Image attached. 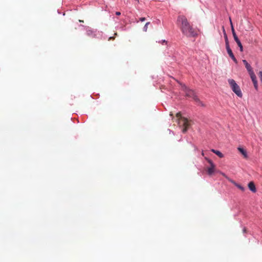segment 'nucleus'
<instances>
[{
    "mask_svg": "<svg viewBox=\"0 0 262 262\" xmlns=\"http://www.w3.org/2000/svg\"><path fill=\"white\" fill-rule=\"evenodd\" d=\"M180 24V29L182 33L188 37H195L198 35L197 31L192 27L184 15H180L177 19Z\"/></svg>",
    "mask_w": 262,
    "mask_h": 262,
    "instance_id": "obj_1",
    "label": "nucleus"
},
{
    "mask_svg": "<svg viewBox=\"0 0 262 262\" xmlns=\"http://www.w3.org/2000/svg\"><path fill=\"white\" fill-rule=\"evenodd\" d=\"M177 82L181 85L182 90L185 93L186 96L192 98L196 102H200L199 99L196 96L193 91L189 89L185 84L180 82L179 81H177Z\"/></svg>",
    "mask_w": 262,
    "mask_h": 262,
    "instance_id": "obj_2",
    "label": "nucleus"
},
{
    "mask_svg": "<svg viewBox=\"0 0 262 262\" xmlns=\"http://www.w3.org/2000/svg\"><path fill=\"white\" fill-rule=\"evenodd\" d=\"M228 83L232 90V91L239 97H242L243 96L242 91L238 85L236 83V81L232 79H229L228 80Z\"/></svg>",
    "mask_w": 262,
    "mask_h": 262,
    "instance_id": "obj_3",
    "label": "nucleus"
},
{
    "mask_svg": "<svg viewBox=\"0 0 262 262\" xmlns=\"http://www.w3.org/2000/svg\"><path fill=\"white\" fill-rule=\"evenodd\" d=\"M176 117L178 118V123L179 125L183 126L182 132L184 133H186L189 125L187 119L185 118L182 117L180 112L177 114Z\"/></svg>",
    "mask_w": 262,
    "mask_h": 262,
    "instance_id": "obj_4",
    "label": "nucleus"
},
{
    "mask_svg": "<svg viewBox=\"0 0 262 262\" xmlns=\"http://www.w3.org/2000/svg\"><path fill=\"white\" fill-rule=\"evenodd\" d=\"M205 159L210 164V167L207 168V172L208 175L211 176L215 172V165L213 163V161L210 159L205 157Z\"/></svg>",
    "mask_w": 262,
    "mask_h": 262,
    "instance_id": "obj_5",
    "label": "nucleus"
},
{
    "mask_svg": "<svg viewBox=\"0 0 262 262\" xmlns=\"http://www.w3.org/2000/svg\"><path fill=\"white\" fill-rule=\"evenodd\" d=\"M249 74L250 78L253 83L254 88L256 90H257L258 83H257V81L256 80V76L255 74H254V72H253L252 73H249Z\"/></svg>",
    "mask_w": 262,
    "mask_h": 262,
    "instance_id": "obj_6",
    "label": "nucleus"
},
{
    "mask_svg": "<svg viewBox=\"0 0 262 262\" xmlns=\"http://www.w3.org/2000/svg\"><path fill=\"white\" fill-rule=\"evenodd\" d=\"M227 50V52L229 55V56L231 57V58L233 60V61L235 63H237V60L235 57L230 47L226 48Z\"/></svg>",
    "mask_w": 262,
    "mask_h": 262,
    "instance_id": "obj_7",
    "label": "nucleus"
},
{
    "mask_svg": "<svg viewBox=\"0 0 262 262\" xmlns=\"http://www.w3.org/2000/svg\"><path fill=\"white\" fill-rule=\"evenodd\" d=\"M233 37H234V39L235 40V41H236L238 46L239 48L240 51L243 52V47L241 41L239 40V39H238L237 36V35L234 36H233Z\"/></svg>",
    "mask_w": 262,
    "mask_h": 262,
    "instance_id": "obj_8",
    "label": "nucleus"
},
{
    "mask_svg": "<svg viewBox=\"0 0 262 262\" xmlns=\"http://www.w3.org/2000/svg\"><path fill=\"white\" fill-rule=\"evenodd\" d=\"M248 187L249 189L253 192H255L256 191L255 186L253 182H250L248 184Z\"/></svg>",
    "mask_w": 262,
    "mask_h": 262,
    "instance_id": "obj_9",
    "label": "nucleus"
},
{
    "mask_svg": "<svg viewBox=\"0 0 262 262\" xmlns=\"http://www.w3.org/2000/svg\"><path fill=\"white\" fill-rule=\"evenodd\" d=\"M229 181L230 182H231L232 184H233L236 187H237L238 188H239L242 191H245V188L243 186L241 185L240 184H238V183H236L235 181H234L232 180H229Z\"/></svg>",
    "mask_w": 262,
    "mask_h": 262,
    "instance_id": "obj_10",
    "label": "nucleus"
},
{
    "mask_svg": "<svg viewBox=\"0 0 262 262\" xmlns=\"http://www.w3.org/2000/svg\"><path fill=\"white\" fill-rule=\"evenodd\" d=\"M238 151L243 155L245 158H248V154L245 149L242 147H238Z\"/></svg>",
    "mask_w": 262,
    "mask_h": 262,
    "instance_id": "obj_11",
    "label": "nucleus"
},
{
    "mask_svg": "<svg viewBox=\"0 0 262 262\" xmlns=\"http://www.w3.org/2000/svg\"><path fill=\"white\" fill-rule=\"evenodd\" d=\"M211 151L216 154L220 158H222L224 157V155L219 150H215L214 149H211Z\"/></svg>",
    "mask_w": 262,
    "mask_h": 262,
    "instance_id": "obj_12",
    "label": "nucleus"
},
{
    "mask_svg": "<svg viewBox=\"0 0 262 262\" xmlns=\"http://www.w3.org/2000/svg\"><path fill=\"white\" fill-rule=\"evenodd\" d=\"M245 67H246L248 73H250L254 72L252 69V68L251 67V66H250V64L249 63H248L247 65L246 64Z\"/></svg>",
    "mask_w": 262,
    "mask_h": 262,
    "instance_id": "obj_13",
    "label": "nucleus"
},
{
    "mask_svg": "<svg viewBox=\"0 0 262 262\" xmlns=\"http://www.w3.org/2000/svg\"><path fill=\"white\" fill-rule=\"evenodd\" d=\"M225 39L226 48L230 47L228 37L226 34L225 35Z\"/></svg>",
    "mask_w": 262,
    "mask_h": 262,
    "instance_id": "obj_14",
    "label": "nucleus"
},
{
    "mask_svg": "<svg viewBox=\"0 0 262 262\" xmlns=\"http://www.w3.org/2000/svg\"><path fill=\"white\" fill-rule=\"evenodd\" d=\"M218 173H219L220 174H221V175H222L223 176H224L225 178H226L229 181V180H231V179H230L225 173L221 171H219L217 172Z\"/></svg>",
    "mask_w": 262,
    "mask_h": 262,
    "instance_id": "obj_15",
    "label": "nucleus"
},
{
    "mask_svg": "<svg viewBox=\"0 0 262 262\" xmlns=\"http://www.w3.org/2000/svg\"><path fill=\"white\" fill-rule=\"evenodd\" d=\"M150 24V22H147L145 24V26L143 27V31L144 32H146L148 28V25Z\"/></svg>",
    "mask_w": 262,
    "mask_h": 262,
    "instance_id": "obj_16",
    "label": "nucleus"
},
{
    "mask_svg": "<svg viewBox=\"0 0 262 262\" xmlns=\"http://www.w3.org/2000/svg\"><path fill=\"white\" fill-rule=\"evenodd\" d=\"M231 27V31H232V33L233 36H236V33L235 32L234 29L233 28V26H232Z\"/></svg>",
    "mask_w": 262,
    "mask_h": 262,
    "instance_id": "obj_17",
    "label": "nucleus"
},
{
    "mask_svg": "<svg viewBox=\"0 0 262 262\" xmlns=\"http://www.w3.org/2000/svg\"><path fill=\"white\" fill-rule=\"evenodd\" d=\"M243 62L244 63V64H245V66H246V64L247 65L249 63L247 62V61L245 59H243Z\"/></svg>",
    "mask_w": 262,
    "mask_h": 262,
    "instance_id": "obj_18",
    "label": "nucleus"
},
{
    "mask_svg": "<svg viewBox=\"0 0 262 262\" xmlns=\"http://www.w3.org/2000/svg\"><path fill=\"white\" fill-rule=\"evenodd\" d=\"M145 19H146L145 17H141L139 19L140 21H144Z\"/></svg>",
    "mask_w": 262,
    "mask_h": 262,
    "instance_id": "obj_19",
    "label": "nucleus"
},
{
    "mask_svg": "<svg viewBox=\"0 0 262 262\" xmlns=\"http://www.w3.org/2000/svg\"><path fill=\"white\" fill-rule=\"evenodd\" d=\"M243 232L245 233H246V229L245 227H244L243 229Z\"/></svg>",
    "mask_w": 262,
    "mask_h": 262,
    "instance_id": "obj_20",
    "label": "nucleus"
},
{
    "mask_svg": "<svg viewBox=\"0 0 262 262\" xmlns=\"http://www.w3.org/2000/svg\"><path fill=\"white\" fill-rule=\"evenodd\" d=\"M120 14H121V13L120 12H116V15H120Z\"/></svg>",
    "mask_w": 262,
    "mask_h": 262,
    "instance_id": "obj_21",
    "label": "nucleus"
},
{
    "mask_svg": "<svg viewBox=\"0 0 262 262\" xmlns=\"http://www.w3.org/2000/svg\"><path fill=\"white\" fill-rule=\"evenodd\" d=\"M230 25H231V26H233L232 25V21H231V19L230 18Z\"/></svg>",
    "mask_w": 262,
    "mask_h": 262,
    "instance_id": "obj_22",
    "label": "nucleus"
},
{
    "mask_svg": "<svg viewBox=\"0 0 262 262\" xmlns=\"http://www.w3.org/2000/svg\"><path fill=\"white\" fill-rule=\"evenodd\" d=\"M162 43H164V42H166V43L167 41H166L165 40H162Z\"/></svg>",
    "mask_w": 262,
    "mask_h": 262,
    "instance_id": "obj_23",
    "label": "nucleus"
},
{
    "mask_svg": "<svg viewBox=\"0 0 262 262\" xmlns=\"http://www.w3.org/2000/svg\"><path fill=\"white\" fill-rule=\"evenodd\" d=\"M202 155L203 156H204V151H202Z\"/></svg>",
    "mask_w": 262,
    "mask_h": 262,
    "instance_id": "obj_24",
    "label": "nucleus"
},
{
    "mask_svg": "<svg viewBox=\"0 0 262 262\" xmlns=\"http://www.w3.org/2000/svg\"><path fill=\"white\" fill-rule=\"evenodd\" d=\"M109 39H114V37H110Z\"/></svg>",
    "mask_w": 262,
    "mask_h": 262,
    "instance_id": "obj_25",
    "label": "nucleus"
}]
</instances>
